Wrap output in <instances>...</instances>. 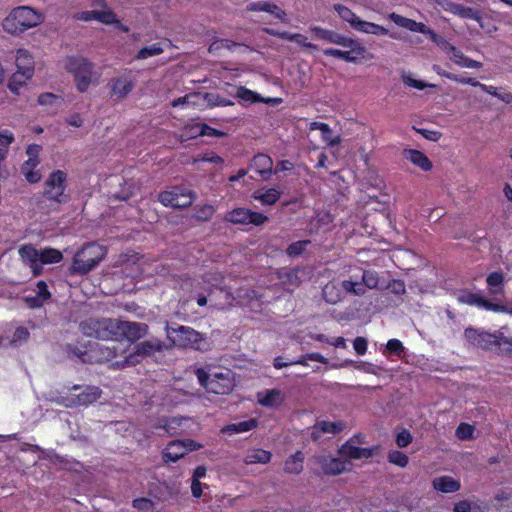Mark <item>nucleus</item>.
Instances as JSON below:
<instances>
[{"label": "nucleus", "mask_w": 512, "mask_h": 512, "mask_svg": "<svg viewBox=\"0 0 512 512\" xmlns=\"http://www.w3.org/2000/svg\"><path fill=\"white\" fill-rule=\"evenodd\" d=\"M44 21L41 12L29 7L19 6L11 10L2 23L3 29L12 35H19L24 31L40 25Z\"/></svg>", "instance_id": "f257e3e1"}, {"label": "nucleus", "mask_w": 512, "mask_h": 512, "mask_svg": "<svg viewBox=\"0 0 512 512\" xmlns=\"http://www.w3.org/2000/svg\"><path fill=\"white\" fill-rule=\"evenodd\" d=\"M195 375L200 385L209 393L227 395L235 387V374L230 369L212 372L205 368H197Z\"/></svg>", "instance_id": "f03ea898"}, {"label": "nucleus", "mask_w": 512, "mask_h": 512, "mask_svg": "<svg viewBox=\"0 0 512 512\" xmlns=\"http://www.w3.org/2000/svg\"><path fill=\"white\" fill-rule=\"evenodd\" d=\"M107 250L95 242L86 243L74 255L69 268L71 275H85L98 266L105 258Z\"/></svg>", "instance_id": "7ed1b4c3"}, {"label": "nucleus", "mask_w": 512, "mask_h": 512, "mask_svg": "<svg viewBox=\"0 0 512 512\" xmlns=\"http://www.w3.org/2000/svg\"><path fill=\"white\" fill-rule=\"evenodd\" d=\"M165 331L170 341L169 348L202 350L207 344L206 337L202 333L188 326L177 325L174 327L167 325Z\"/></svg>", "instance_id": "20e7f679"}, {"label": "nucleus", "mask_w": 512, "mask_h": 512, "mask_svg": "<svg viewBox=\"0 0 512 512\" xmlns=\"http://www.w3.org/2000/svg\"><path fill=\"white\" fill-rule=\"evenodd\" d=\"M67 71L74 77L77 90L85 92L91 84H97L100 74L95 71L94 65L83 57H71L65 65Z\"/></svg>", "instance_id": "39448f33"}, {"label": "nucleus", "mask_w": 512, "mask_h": 512, "mask_svg": "<svg viewBox=\"0 0 512 512\" xmlns=\"http://www.w3.org/2000/svg\"><path fill=\"white\" fill-rule=\"evenodd\" d=\"M168 348L169 347L162 340L158 338H151L136 344L134 346L133 352H131L123 360L116 361L114 365L118 368L135 366L139 364L143 359L151 357L154 354L162 352Z\"/></svg>", "instance_id": "423d86ee"}, {"label": "nucleus", "mask_w": 512, "mask_h": 512, "mask_svg": "<svg viewBox=\"0 0 512 512\" xmlns=\"http://www.w3.org/2000/svg\"><path fill=\"white\" fill-rule=\"evenodd\" d=\"M117 320L111 318H89L80 323L81 332L87 337L100 340L117 338Z\"/></svg>", "instance_id": "0eeeda50"}, {"label": "nucleus", "mask_w": 512, "mask_h": 512, "mask_svg": "<svg viewBox=\"0 0 512 512\" xmlns=\"http://www.w3.org/2000/svg\"><path fill=\"white\" fill-rule=\"evenodd\" d=\"M464 337L470 345L484 350H490L503 344L512 346V339L505 337L503 334H492L472 327L465 329Z\"/></svg>", "instance_id": "6e6552de"}, {"label": "nucleus", "mask_w": 512, "mask_h": 512, "mask_svg": "<svg viewBox=\"0 0 512 512\" xmlns=\"http://www.w3.org/2000/svg\"><path fill=\"white\" fill-rule=\"evenodd\" d=\"M72 391L81 390L79 393H73L68 396H61L56 399V403L61 404L67 408H74L78 406H87L96 402L102 391L96 386L74 385L71 387Z\"/></svg>", "instance_id": "1a4fd4ad"}, {"label": "nucleus", "mask_w": 512, "mask_h": 512, "mask_svg": "<svg viewBox=\"0 0 512 512\" xmlns=\"http://www.w3.org/2000/svg\"><path fill=\"white\" fill-rule=\"evenodd\" d=\"M67 173L62 170L52 172L44 182L43 196L57 203L68 201L69 195L65 192L67 187Z\"/></svg>", "instance_id": "9d476101"}, {"label": "nucleus", "mask_w": 512, "mask_h": 512, "mask_svg": "<svg viewBox=\"0 0 512 512\" xmlns=\"http://www.w3.org/2000/svg\"><path fill=\"white\" fill-rule=\"evenodd\" d=\"M196 198V194L183 187H172L170 190L159 194L158 200L167 207L186 208L189 207Z\"/></svg>", "instance_id": "9b49d317"}, {"label": "nucleus", "mask_w": 512, "mask_h": 512, "mask_svg": "<svg viewBox=\"0 0 512 512\" xmlns=\"http://www.w3.org/2000/svg\"><path fill=\"white\" fill-rule=\"evenodd\" d=\"M224 220L233 224H253L260 226L268 220V217L262 213L254 212L246 208H237L228 212Z\"/></svg>", "instance_id": "f8f14e48"}, {"label": "nucleus", "mask_w": 512, "mask_h": 512, "mask_svg": "<svg viewBox=\"0 0 512 512\" xmlns=\"http://www.w3.org/2000/svg\"><path fill=\"white\" fill-rule=\"evenodd\" d=\"M117 337L123 336L129 342H136L148 334L149 327L145 323L117 320Z\"/></svg>", "instance_id": "ddd939ff"}, {"label": "nucleus", "mask_w": 512, "mask_h": 512, "mask_svg": "<svg viewBox=\"0 0 512 512\" xmlns=\"http://www.w3.org/2000/svg\"><path fill=\"white\" fill-rule=\"evenodd\" d=\"M316 461L326 475H339L348 470V462L339 458L318 456Z\"/></svg>", "instance_id": "4468645a"}, {"label": "nucleus", "mask_w": 512, "mask_h": 512, "mask_svg": "<svg viewBox=\"0 0 512 512\" xmlns=\"http://www.w3.org/2000/svg\"><path fill=\"white\" fill-rule=\"evenodd\" d=\"M374 448H360L350 439L339 449V454L345 459H368L373 456Z\"/></svg>", "instance_id": "2eb2a0df"}, {"label": "nucleus", "mask_w": 512, "mask_h": 512, "mask_svg": "<svg viewBox=\"0 0 512 512\" xmlns=\"http://www.w3.org/2000/svg\"><path fill=\"white\" fill-rule=\"evenodd\" d=\"M345 427L342 421L329 422V421H317L312 427L311 439L318 441L323 434H337L340 433Z\"/></svg>", "instance_id": "dca6fc26"}, {"label": "nucleus", "mask_w": 512, "mask_h": 512, "mask_svg": "<svg viewBox=\"0 0 512 512\" xmlns=\"http://www.w3.org/2000/svg\"><path fill=\"white\" fill-rule=\"evenodd\" d=\"M247 11L256 12L263 11L268 12L274 15L277 19L282 21L283 23H288L289 19L287 18L286 12L279 8L276 4H272L266 1L252 2L249 3L246 7Z\"/></svg>", "instance_id": "f3484780"}, {"label": "nucleus", "mask_w": 512, "mask_h": 512, "mask_svg": "<svg viewBox=\"0 0 512 512\" xmlns=\"http://www.w3.org/2000/svg\"><path fill=\"white\" fill-rule=\"evenodd\" d=\"M310 31L313 33L314 37L324 40L328 43L336 45H349L350 43L348 41V37H345L333 30L324 29L319 26H313L310 28Z\"/></svg>", "instance_id": "a211bd4d"}, {"label": "nucleus", "mask_w": 512, "mask_h": 512, "mask_svg": "<svg viewBox=\"0 0 512 512\" xmlns=\"http://www.w3.org/2000/svg\"><path fill=\"white\" fill-rule=\"evenodd\" d=\"M322 298L331 305H336L344 299L340 282L330 281L322 288Z\"/></svg>", "instance_id": "6ab92c4d"}, {"label": "nucleus", "mask_w": 512, "mask_h": 512, "mask_svg": "<svg viewBox=\"0 0 512 512\" xmlns=\"http://www.w3.org/2000/svg\"><path fill=\"white\" fill-rule=\"evenodd\" d=\"M301 273H303V270L300 268H282L277 272V275L283 285L298 287L302 282Z\"/></svg>", "instance_id": "aec40b11"}, {"label": "nucleus", "mask_w": 512, "mask_h": 512, "mask_svg": "<svg viewBox=\"0 0 512 512\" xmlns=\"http://www.w3.org/2000/svg\"><path fill=\"white\" fill-rule=\"evenodd\" d=\"M17 71L32 77L34 74V60L27 50L19 49L16 56Z\"/></svg>", "instance_id": "412c9836"}, {"label": "nucleus", "mask_w": 512, "mask_h": 512, "mask_svg": "<svg viewBox=\"0 0 512 512\" xmlns=\"http://www.w3.org/2000/svg\"><path fill=\"white\" fill-rule=\"evenodd\" d=\"M252 167L263 179H268L272 174L273 161L268 155L258 154L253 158Z\"/></svg>", "instance_id": "4be33fe9"}, {"label": "nucleus", "mask_w": 512, "mask_h": 512, "mask_svg": "<svg viewBox=\"0 0 512 512\" xmlns=\"http://www.w3.org/2000/svg\"><path fill=\"white\" fill-rule=\"evenodd\" d=\"M133 88V81L126 77L115 78L111 81L112 94L119 100L124 99L133 90Z\"/></svg>", "instance_id": "5701e85b"}, {"label": "nucleus", "mask_w": 512, "mask_h": 512, "mask_svg": "<svg viewBox=\"0 0 512 512\" xmlns=\"http://www.w3.org/2000/svg\"><path fill=\"white\" fill-rule=\"evenodd\" d=\"M403 156L423 171H429L432 168V162L419 150L406 149L403 151Z\"/></svg>", "instance_id": "b1692460"}, {"label": "nucleus", "mask_w": 512, "mask_h": 512, "mask_svg": "<svg viewBox=\"0 0 512 512\" xmlns=\"http://www.w3.org/2000/svg\"><path fill=\"white\" fill-rule=\"evenodd\" d=\"M389 17L395 24L403 28H406L412 32H419L422 34L428 32V27L424 23L416 22L415 20L403 17L396 13H391Z\"/></svg>", "instance_id": "393cba45"}, {"label": "nucleus", "mask_w": 512, "mask_h": 512, "mask_svg": "<svg viewBox=\"0 0 512 512\" xmlns=\"http://www.w3.org/2000/svg\"><path fill=\"white\" fill-rule=\"evenodd\" d=\"M187 453V449L182 444V440L170 442L164 452L163 459L165 462H176Z\"/></svg>", "instance_id": "a878e982"}, {"label": "nucleus", "mask_w": 512, "mask_h": 512, "mask_svg": "<svg viewBox=\"0 0 512 512\" xmlns=\"http://www.w3.org/2000/svg\"><path fill=\"white\" fill-rule=\"evenodd\" d=\"M39 163V159H28L22 164L21 173L24 175L27 182L35 184L41 180V173L36 169Z\"/></svg>", "instance_id": "bb28decb"}, {"label": "nucleus", "mask_w": 512, "mask_h": 512, "mask_svg": "<svg viewBox=\"0 0 512 512\" xmlns=\"http://www.w3.org/2000/svg\"><path fill=\"white\" fill-rule=\"evenodd\" d=\"M432 485L435 490L443 493L457 492L461 487L460 482L450 476L437 477L433 480Z\"/></svg>", "instance_id": "cd10ccee"}, {"label": "nucleus", "mask_w": 512, "mask_h": 512, "mask_svg": "<svg viewBox=\"0 0 512 512\" xmlns=\"http://www.w3.org/2000/svg\"><path fill=\"white\" fill-rule=\"evenodd\" d=\"M188 419L180 416H173L170 418H163L158 421L155 425L156 429H163L169 435H174L177 433V430L182 426L184 421Z\"/></svg>", "instance_id": "c85d7f7f"}, {"label": "nucleus", "mask_w": 512, "mask_h": 512, "mask_svg": "<svg viewBox=\"0 0 512 512\" xmlns=\"http://www.w3.org/2000/svg\"><path fill=\"white\" fill-rule=\"evenodd\" d=\"M450 51L452 53L450 58L454 61L455 64L464 68L478 69L482 67L481 62L466 57L461 51L452 45L450 46Z\"/></svg>", "instance_id": "c756f323"}, {"label": "nucleus", "mask_w": 512, "mask_h": 512, "mask_svg": "<svg viewBox=\"0 0 512 512\" xmlns=\"http://www.w3.org/2000/svg\"><path fill=\"white\" fill-rule=\"evenodd\" d=\"M280 191H278L275 188H269V189H258L253 193V197L256 200H259L264 205H273L275 204L279 198H280Z\"/></svg>", "instance_id": "7c9ffc66"}, {"label": "nucleus", "mask_w": 512, "mask_h": 512, "mask_svg": "<svg viewBox=\"0 0 512 512\" xmlns=\"http://www.w3.org/2000/svg\"><path fill=\"white\" fill-rule=\"evenodd\" d=\"M489 292L491 295H500L504 292V276L501 272H493L487 276L486 279Z\"/></svg>", "instance_id": "2f4dec72"}, {"label": "nucleus", "mask_w": 512, "mask_h": 512, "mask_svg": "<svg viewBox=\"0 0 512 512\" xmlns=\"http://www.w3.org/2000/svg\"><path fill=\"white\" fill-rule=\"evenodd\" d=\"M271 459V453L269 451L263 449H252L247 452L244 457V462L246 464H266Z\"/></svg>", "instance_id": "473e14b6"}, {"label": "nucleus", "mask_w": 512, "mask_h": 512, "mask_svg": "<svg viewBox=\"0 0 512 512\" xmlns=\"http://www.w3.org/2000/svg\"><path fill=\"white\" fill-rule=\"evenodd\" d=\"M333 8L343 21L348 22L356 30L357 23H360L361 19L350 8L342 4H335Z\"/></svg>", "instance_id": "72a5a7b5"}, {"label": "nucleus", "mask_w": 512, "mask_h": 512, "mask_svg": "<svg viewBox=\"0 0 512 512\" xmlns=\"http://www.w3.org/2000/svg\"><path fill=\"white\" fill-rule=\"evenodd\" d=\"M284 470L289 474H299L303 470V455L300 451L285 462Z\"/></svg>", "instance_id": "f704fd0d"}, {"label": "nucleus", "mask_w": 512, "mask_h": 512, "mask_svg": "<svg viewBox=\"0 0 512 512\" xmlns=\"http://www.w3.org/2000/svg\"><path fill=\"white\" fill-rule=\"evenodd\" d=\"M358 26H356V31L366 33V34H373V35H387L388 29H386L383 26H380L378 24L368 22L361 20L360 23H357Z\"/></svg>", "instance_id": "c9c22d12"}, {"label": "nucleus", "mask_w": 512, "mask_h": 512, "mask_svg": "<svg viewBox=\"0 0 512 512\" xmlns=\"http://www.w3.org/2000/svg\"><path fill=\"white\" fill-rule=\"evenodd\" d=\"M19 255L23 262L29 265L35 262H40V251L35 249L32 245H23L20 247Z\"/></svg>", "instance_id": "e433bc0d"}, {"label": "nucleus", "mask_w": 512, "mask_h": 512, "mask_svg": "<svg viewBox=\"0 0 512 512\" xmlns=\"http://www.w3.org/2000/svg\"><path fill=\"white\" fill-rule=\"evenodd\" d=\"M258 402L266 407L277 406L282 402L281 392L276 389L268 390L263 397L258 398Z\"/></svg>", "instance_id": "4c0bfd02"}, {"label": "nucleus", "mask_w": 512, "mask_h": 512, "mask_svg": "<svg viewBox=\"0 0 512 512\" xmlns=\"http://www.w3.org/2000/svg\"><path fill=\"white\" fill-rule=\"evenodd\" d=\"M62 258V253L54 248H45L40 251V262L42 264L58 263Z\"/></svg>", "instance_id": "58836bf2"}, {"label": "nucleus", "mask_w": 512, "mask_h": 512, "mask_svg": "<svg viewBox=\"0 0 512 512\" xmlns=\"http://www.w3.org/2000/svg\"><path fill=\"white\" fill-rule=\"evenodd\" d=\"M163 51L164 50L159 43H154L150 46L140 49L135 58L138 60L147 59L149 57L160 55L163 53Z\"/></svg>", "instance_id": "ea45409f"}, {"label": "nucleus", "mask_w": 512, "mask_h": 512, "mask_svg": "<svg viewBox=\"0 0 512 512\" xmlns=\"http://www.w3.org/2000/svg\"><path fill=\"white\" fill-rule=\"evenodd\" d=\"M257 426L256 419H249L246 421H241L235 424H231L227 426L226 431L233 433H242L247 432L254 429Z\"/></svg>", "instance_id": "a19ab883"}, {"label": "nucleus", "mask_w": 512, "mask_h": 512, "mask_svg": "<svg viewBox=\"0 0 512 512\" xmlns=\"http://www.w3.org/2000/svg\"><path fill=\"white\" fill-rule=\"evenodd\" d=\"M348 41L351 42L349 45H342L343 47L350 48L349 52L351 57H354L353 60L357 62L359 59L364 58L366 53V48L362 46L358 41L348 38Z\"/></svg>", "instance_id": "79ce46f5"}, {"label": "nucleus", "mask_w": 512, "mask_h": 512, "mask_svg": "<svg viewBox=\"0 0 512 512\" xmlns=\"http://www.w3.org/2000/svg\"><path fill=\"white\" fill-rule=\"evenodd\" d=\"M38 103L42 106H54L57 109L63 104V99L53 93H43L38 97Z\"/></svg>", "instance_id": "37998d69"}, {"label": "nucleus", "mask_w": 512, "mask_h": 512, "mask_svg": "<svg viewBox=\"0 0 512 512\" xmlns=\"http://www.w3.org/2000/svg\"><path fill=\"white\" fill-rule=\"evenodd\" d=\"M31 77H26L23 73L16 71L8 84L9 89L13 92L18 94L19 89L26 83L27 80H29Z\"/></svg>", "instance_id": "c03bdc74"}, {"label": "nucleus", "mask_w": 512, "mask_h": 512, "mask_svg": "<svg viewBox=\"0 0 512 512\" xmlns=\"http://www.w3.org/2000/svg\"><path fill=\"white\" fill-rule=\"evenodd\" d=\"M198 136H203L202 124H194L184 127L180 135V139L181 141H186L188 139L196 138Z\"/></svg>", "instance_id": "a18cd8bd"}, {"label": "nucleus", "mask_w": 512, "mask_h": 512, "mask_svg": "<svg viewBox=\"0 0 512 512\" xmlns=\"http://www.w3.org/2000/svg\"><path fill=\"white\" fill-rule=\"evenodd\" d=\"M387 459L390 463L395 464L402 468L406 467L409 462L408 456L398 450L390 451L387 455Z\"/></svg>", "instance_id": "49530a36"}, {"label": "nucleus", "mask_w": 512, "mask_h": 512, "mask_svg": "<svg viewBox=\"0 0 512 512\" xmlns=\"http://www.w3.org/2000/svg\"><path fill=\"white\" fill-rule=\"evenodd\" d=\"M455 15H458L459 17L464 19H473L478 22L481 21V15L478 11L471 7H465L461 4L458 5L457 10L455 11Z\"/></svg>", "instance_id": "de8ad7c7"}, {"label": "nucleus", "mask_w": 512, "mask_h": 512, "mask_svg": "<svg viewBox=\"0 0 512 512\" xmlns=\"http://www.w3.org/2000/svg\"><path fill=\"white\" fill-rule=\"evenodd\" d=\"M362 283L369 289H376L379 284L378 273L371 270H365L362 274Z\"/></svg>", "instance_id": "09e8293b"}, {"label": "nucleus", "mask_w": 512, "mask_h": 512, "mask_svg": "<svg viewBox=\"0 0 512 512\" xmlns=\"http://www.w3.org/2000/svg\"><path fill=\"white\" fill-rule=\"evenodd\" d=\"M204 100L207 102V104L211 107L213 106H228L232 105L233 103L230 100L224 99L220 97L217 94L213 93H205L203 95Z\"/></svg>", "instance_id": "8fccbe9b"}, {"label": "nucleus", "mask_w": 512, "mask_h": 512, "mask_svg": "<svg viewBox=\"0 0 512 512\" xmlns=\"http://www.w3.org/2000/svg\"><path fill=\"white\" fill-rule=\"evenodd\" d=\"M309 243L308 240L294 242L288 246L286 252L290 257H297L303 253Z\"/></svg>", "instance_id": "3c124183"}, {"label": "nucleus", "mask_w": 512, "mask_h": 512, "mask_svg": "<svg viewBox=\"0 0 512 512\" xmlns=\"http://www.w3.org/2000/svg\"><path fill=\"white\" fill-rule=\"evenodd\" d=\"M474 428L470 424L461 423L456 429V436L460 440H469L473 438Z\"/></svg>", "instance_id": "603ef678"}, {"label": "nucleus", "mask_w": 512, "mask_h": 512, "mask_svg": "<svg viewBox=\"0 0 512 512\" xmlns=\"http://www.w3.org/2000/svg\"><path fill=\"white\" fill-rule=\"evenodd\" d=\"M215 209L210 204H204L197 209L196 218L201 221H208L212 218Z\"/></svg>", "instance_id": "864d4df0"}, {"label": "nucleus", "mask_w": 512, "mask_h": 512, "mask_svg": "<svg viewBox=\"0 0 512 512\" xmlns=\"http://www.w3.org/2000/svg\"><path fill=\"white\" fill-rule=\"evenodd\" d=\"M100 357L99 361H111L113 358L117 356V351L115 345L113 346H99L98 348Z\"/></svg>", "instance_id": "5fc2aeb1"}, {"label": "nucleus", "mask_w": 512, "mask_h": 512, "mask_svg": "<svg viewBox=\"0 0 512 512\" xmlns=\"http://www.w3.org/2000/svg\"><path fill=\"white\" fill-rule=\"evenodd\" d=\"M479 307H483L486 310H492L495 312H507L512 314V311L508 310L505 306L492 303L483 297L480 298Z\"/></svg>", "instance_id": "6e6d98bb"}, {"label": "nucleus", "mask_w": 512, "mask_h": 512, "mask_svg": "<svg viewBox=\"0 0 512 512\" xmlns=\"http://www.w3.org/2000/svg\"><path fill=\"white\" fill-rule=\"evenodd\" d=\"M133 507L140 511H150L155 507V503L148 498H138L133 500Z\"/></svg>", "instance_id": "4d7b16f0"}, {"label": "nucleus", "mask_w": 512, "mask_h": 512, "mask_svg": "<svg viewBox=\"0 0 512 512\" xmlns=\"http://www.w3.org/2000/svg\"><path fill=\"white\" fill-rule=\"evenodd\" d=\"M480 296L471 292H465L458 296V301L468 305H476L479 307Z\"/></svg>", "instance_id": "13d9d810"}, {"label": "nucleus", "mask_w": 512, "mask_h": 512, "mask_svg": "<svg viewBox=\"0 0 512 512\" xmlns=\"http://www.w3.org/2000/svg\"><path fill=\"white\" fill-rule=\"evenodd\" d=\"M412 439L413 437L411 433L408 430L403 429L396 435V444L398 447L404 448L412 442Z\"/></svg>", "instance_id": "bf43d9fd"}, {"label": "nucleus", "mask_w": 512, "mask_h": 512, "mask_svg": "<svg viewBox=\"0 0 512 512\" xmlns=\"http://www.w3.org/2000/svg\"><path fill=\"white\" fill-rule=\"evenodd\" d=\"M96 20L105 24H112L117 21V18L115 13H113L111 10H106L96 11Z\"/></svg>", "instance_id": "052dcab7"}, {"label": "nucleus", "mask_w": 512, "mask_h": 512, "mask_svg": "<svg viewBox=\"0 0 512 512\" xmlns=\"http://www.w3.org/2000/svg\"><path fill=\"white\" fill-rule=\"evenodd\" d=\"M388 288L391 290L392 293L396 295H403L406 293V286L404 281L394 279L388 284Z\"/></svg>", "instance_id": "680f3d73"}, {"label": "nucleus", "mask_w": 512, "mask_h": 512, "mask_svg": "<svg viewBox=\"0 0 512 512\" xmlns=\"http://www.w3.org/2000/svg\"><path fill=\"white\" fill-rule=\"evenodd\" d=\"M386 349L396 355H400L404 352V346L402 342L398 339H390L387 342Z\"/></svg>", "instance_id": "e2e57ef3"}, {"label": "nucleus", "mask_w": 512, "mask_h": 512, "mask_svg": "<svg viewBox=\"0 0 512 512\" xmlns=\"http://www.w3.org/2000/svg\"><path fill=\"white\" fill-rule=\"evenodd\" d=\"M14 135L11 131L7 129L0 130V147L7 148L13 143Z\"/></svg>", "instance_id": "0e129e2a"}, {"label": "nucleus", "mask_w": 512, "mask_h": 512, "mask_svg": "<svg viewBox=\"0 0 512 512\" xmlns=\"http://www.w3.org/2000/svg\"><path fill=\"white\" fill-rule=\"evenodd\" d=\"M29 332L24 327H19L15 330L11 343H21L27 341Z\"/></svg>", "instance_id": "69168bd1"}, {"label": "nucleus", "mask_w": 512, "mask_h": 512, "mask_svg": "<svg viewBox=\"0 0 512 512\" xmlns=\"http://www.w3.org/2000/svg\"><path fill=\"white\" fill-rule=\"evenodd\" d=\"M416 131L421 134L425 139L437 142L442 134L439 131L435 130H427V129H416Z\"/></svg>", "instance_id": "338daca9"}, {"label": "nucleus", "mask_w": 512, "mask_h": 512, "mask_svg": "<svg viewBox=\"0 0 512 512\" xmlns=\"http://www.w3.org/2000/svg\"><path fill=\"white\" fill-rule=\"evenodd\" d=\"M353 346L358 355H364L367 351V340L364 337H357L353 342Z\"/></svg>", "instance_id": "774afa93"}]
</instances>
